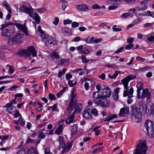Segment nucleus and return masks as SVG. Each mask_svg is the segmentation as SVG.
<instances>
[{
	"label": "nucleus",
	"instance_id": "obj_46",
	"mask_svg": "<svg viewBox=\"0 0 154 154\" xmlns=\"http://www.w3.org/2000/svg\"><path fill=\"white\" fill-rule=\"evenodd\" d=\"M18 121L20 124L21 125L23 126H24L25 125V122L24 120L22 119L21 117H20Z\"/></svg>",
	"mask_w": 154,
	"mask_h": 154
},
{
	"label": "nucleus",
	"instance_id": "obj_7",
	"mask_svg": "<svg viewBox=\"0 0 154 154\" xmlns=\"http://www.w3.org/2000/svg\"><path fill=\"white\" fill-rule=\"evenodd\" d=\"M145 127L149 137L152 138L154 137V124L153 122L150 120H146Z\"/></svg>",
	"mask_w": 154,
	"mask_h": 154
},
{
	"label": "nucleus",
	"instance_id": "obj_9",
	"mask_svg": "<svg viewBox=\"0 0 154 154\" xmlns=\"http://www.w3.org/2000/svg\"><path fill=\"white\" fill-rule=\"evenodd\" d=\"M102 92H101L102 99L109 97L111 94L110 89L106 86H103L102 88Z\"/></svg>",
	"mask_w": 154,
	"mask_h": 154
},
{
	"label": "nucleus",
	"instance_id": "obj_34",
	"mask_svg": "<svg viewBox=\"0 0 154 154\" xmlns=\"http://www.w3.org/2000/svg\"><path fill=\"white\" fill-rule=\"evenodd\" d=\"M46 10V9L44 7L37 8L36 10V11L39 14L44 13Z\"/></svg>",
	"mask_w": 154,
	"mask_h": 154
},
{
	"label": "nucleus",
	"instance_id": "obj_28",
	"mask_svg": "<svg viewBox=\"0 0 154 154\" xmlns=\"http://www.w3.org/2000/svg\"><path fill=\"white\" fill-rule=\"evenodd\" d=\"M33 19L36 21L37 23L38 24L40 23V17L39 15L37 13H35L34 14H33Z\"/></svg>",
	"mask_w": 154,
	"mask_h": 154
},
{
	"label": "nucleus",
	"instance_id": "obj_11",
	"mask_svg": "<svg viewBox=\"0 0 154 154\" xmlns=\"http://www.w3.org/2000/svg\"><path fill=\"white\" fill-rule=\"evenodd\" d=\"M129 113V108L126 105L124 106V108L121 109L119 113V115L120 116H126Z\"/></svg>",
	"mask_w": 154,
	"mask_h": 154
},
{
	"label": "nucleus",
	"instance_id": "obj_50",
	"mask_svg": "<svg viewBox=\"0 0 154 154\" xmlns=\"http://www.w3.org/2000/svg\"><path fill=\"white\" fill-rule=\"evenodd\" d=\"M48 96L49 99L51 100H55L56 99L55 96L52 94H49Z\"/></svg>",
	"mask_w": 154,
	"mask_h": 154
},
{
	"label": "nucleus",
	"instance_id": "obj_61",
	"mask_svg": "<svg viewBox=\"0 0 154 154\" xmlns=\"http://www.w3.org/2000/svg\"><path fill=\"white\" fill-rule=\"evenodd\" d=\"M129 14L128 13H125L122 14L121 17L123 18H126L129 16Z\"/></svg>",
	"mask_w": 154,
	"mask_h": 154
},
{
	"label": "nucleus",
	"instance_id": "obj_36",
	"mask_svg": "<svg viewBox=\"0 0 154 154\" xmlns=\"http://www.w3.org/2000/svg\"><path fill=\"white\" fill-rule=\"evenodd\" d=\"M7 66H9V69L8 71V73L10 75L12 74L14 71V67L12 66L9 65H7Z\"/></svg>",
	"mask_w": 154,
	"mask_h": 154
},
{
	"label": "nucleus",
	"instance_id": "obj_52",
	"mask_svg": "<svg viewBox=\"0 0 154 154\" xmlns=\"http://www.w3.org/2000/svg\"><path fill=\"white\" fill-rule=\"evenodd\" d=\"M67 3L66 2H64L63 3H62V5H61V7L63 11H64L66 7L67 6Z\"/></svg>",
	"mask_w": 154,
	"mask_h": 154
},
{
	"label": "nucleus",
	"instance_id": "obj_57",
	"mask_svg": "<svg viewBox=\"0 0 154 154\" xmlns=\"http://www.w3.org/2000/svg\"><path fill=\"white\" fill-rule=\"evenodd\" d=\"M82 61L83 63H87L89 62V61L86 59V58L85 56L83 55L82 56Z\"/></svg>",
	"mask_w": 154,
	"mask_h": 154
},
{
	"label": "nucleus",
	"instance_id": "obj_54",
	"mask_svg": "<svg viewBox=\"0 0 154 154\" xmlns=\"http://www.w3.org/2000/svg\"><path fill=\"white\" fill-rule=\"evenodd\" d=\"M16 98H15V99L11 100L10 103H8L6 104V106H8L9 105H12V104H16Z\"/></svg>",
	"mask_w": 154,
	"mask_h": 154
},
{
	"label": "nucleus",
	"instance_id": "obj_44",
	"mask_svg": "<svg viewBox=\"0 0 154 154\" xmlns=\"http://www.w3.org/2000/svg\"><path fill=\"white\" fill-rule=\"evenodd\" d=\"M45 136L44 134L43 131H40L38 133V138L41 139H43L45 138Z\"/></svg>",
	"mask_w": 154,
	"mask_h": 154
},
{
	"label": "nucleus",
	"instance_id": "obj_49",
	"mask_svg": "<svg viewBox=\"0 0 154 154\" xmlns=\"http://www.w3.org/2000/svg\"><path fill=\"white\" fill-rule=\"evenodd\" d=\"M92 8L93 9H99L101 8V7L99 5L96 4L92 6Z\"/></svg>",
	"mask_w": 154,
	"mask_h": 154
},
{
	"label": "nucleus",
	"instance_id": "obj_1",
	"mask_svg": "<svg viewBox=\"0 0 154 154\" xmlns=\"http://www.w3.org/2000/svg\"><path fill=\"white\" fill-rule=\"evenodd\" d=\"M17 27L20 29L17 33L13 36V35L11 37L8 38V44L12 45L14 44H20L23 42L22 38L23 37V34L26 36H28L29 34L27 31V28L25 25L16 23L15 24Z\"/></svg>",
	"mask_w": 154,
	"mask_h": 154
},
{
	"label": "nucleus",
	"instance_id": "obj_17",
	"mask_svg": "<svg viewBox=\"0 0 154 154\" xmlns=\"http://www.w3.org/2000/svg\"><path fill=\"white\" fill-rule=\"evenodd\" d=\"M75 89L73 88L71 91V102H76L77 96L76 93H75Z\"/></svg>",
	"mask_w": 154,
	"mask_h": 154
},
{
	"label": "nucleus",
	"instance_id": "obj_23",
	"mask_svg": "<svg viewBox=\"0 0 154 154\" xmlns=\"http://www.w3.org/2000/svg\"><path fill=\"white\" fill-rule=\"evenodd\" d=\"M58 140L60 143V145L58 147V149L60 150L61 148H64L65 146V144L64 142V140L62 137H59Z\"/></svg>",
	"mask_w": 154,
	"mask_h": 154
},
{
	"label": "nucleus",
	"instance_id": "obj_27",
	"mask_svg": "<svg viewBox=\"0 0 154 154\" xmlns=\"http://www.w3.org/2000/svg\"><path fill=\"white\" fill-rule=\"evenodd\" d=\"M83 117L86 119L92 118V115L88 110H85L82 114Z\"/></svg>",
	"mask_w": 154,
	"mask_h": 154
},
{
	"label": "nucleus",
	"instance_id": "obj_53",
	"mask_svg": "<svg viewBox=\"0 0 154 154\" xmlns=\"http://www.w3.org/2000/svg\"><path fill=\"white\" fill-rule=\"evenodd\" d=\"M136 60L141 62H144L145 60H146L145 58H142L138 56L136 58Z\"/></svg>",
	"mask_w": 154,
	"mask_h": 154
},
{
	"label": "nucleus",
	"instance_id": "obj_37",
	"mask_svg": "<svg viewBox=\"0 0 154 154\" xmlns=\"http://www.w3.org/2000/svg\"><path fill=\"white\" fill-rule=\"evenodd\" d=\"M97 93V92H94L93 94V97L94 98L96 99H102L101 94H96V93Z\"/></svg>",
	"mask_w": 154,
	"mask_h": 154
},
{
	"label": "nucleus",
	"instance_id": "obj_25",
	"mask_svg": "<svg viewBox=\"0 0 154 154\" xmlns=\"http://www.w3.org/2000/svg\"><path fill=\"white\" fill-rule=\"evenodd\" d=\"M71 144L70 142H68L66 144V146H65L63 149L62 152V153L65 152H67L68 150L70 149L71 148Z\"/></svg>",
	"mask_w": 154,
	"mask_h": 154
},
{
	"label": "nucleus",
	"instance_id": "obj_30",
	"mask_svg": "<svg viewBox=\"0 0 154 154\" xmlns=\"http://www.w3.org/2000/svg\"><path fill=\"white\" fill-rule=\"evenodd\" d=\"M147 40L150 42L154 41V33H151L149 35L146 36Z\"/></svg>",
	"mask_w": 154,
	"mask_h": 154
},
{
	"label": "nucleus",
	"instance_id": "obj_2",
	"mask_svg": "<svg viewBox=\"0 0 154 154\" xmlns=\"http://www.w3.org/2000/svg\"><path fill=\"white\" fill-rule=\"evenodd\" d=\"M136 77L135 75H129L124 78L122 81V82L124 88L126 90L124 91L123 96L124 97L128 96L129 99L127 100V103L129 104L133 102V100L131 98L133 97V94L134 92V89L132 87L128 91L129 87H128V82L130 80L134 79Z\"/></svg>",
	"mask_w": 154,
	"mask_h": 154
},
{
	"label": "nucleus",
	"instance_id": "obj_3",
	"mask_svg": "<svg viewBox=\"0 0 154 154\" xmlns=\"http://www.w3.org/2000/svg\"><path fill=\"white\" fill-rule=\"evenodd\" d=\"M15 23L9 21L8 22H5V23L2 24V28L8 26L7 29H4L2 32V36L5 37H11L15 33L14 28V26L15 25Z\"/></svg>",
	"mask_w": 154,
	"mask_h": 154
},
{
	"label": "nucleus",
	"instance_id": "obj_48",
	"mask_svg": "<svg viewBox=\"0 0 154 154\" xmlns=\"http://www.w3.org/2000/svg\"><path fill=\"white\" fill-rule=\"evenodd\" d=\"M116 26V25H115L112 27V29L113 31L114 32H119L121 31L122 30V29L120 28H116L115 27Z\"/></svg>",
	"mask_w": 154,
	"mask_h": 154
},
{
	"label": "nucleus",
	"instance_id": "obj_12",
	"mask_svg": "<svg viewBox=\"0 0 154 154\" xmlns=\"http://www.w3.org/2000/svg\"><path fill=\"white\" fill-rule=\"evenodd\" d=\"M61 30L62 32L66 36H69L72 34L71 29L68 27H62Z\"/></svg>",
	"mask_w": 154,
	"mask_h": 154
},
{
	"label": "nucleus",
	"instance_id": "obj_35",
	"mask_svg": "<svg viewBox=\"0 0 154 154\" xmlns=\"http://www.w3.org/2000/svg\"><path fill=\"white\" fill-rule=\"evenodd\" d=\"M94 37H92L91 38H87L86 39L84 40L88 44H91L94 41Z\"/></svg>",
	"mask_w": 154,
	"mask_h": 154
},
{
	"label": "nucleus",
	"instance_id": "obj_21",
	"mask_svg": "<svg viewBox=\"0 0 154 154\" xmlns=\"http://www.w3.org/2000/svg\"><path fill=\"white\" fill-rule=\"evenodd\" d=\"M70 128L71 131V135H74L76 134L78 130V125L77 124H74L73 126H71Z\"/></svg>",
	"mask_w": 154,
	"mask_h": 154
},
{
	"label": "nucleus",
	"instance_id": "obj_40",
	"mask_svg": "<svg viewBox=\"0 0 154 154\" xmlns=\"http://www.w3.org/2000/svg\"><path fill=\"white\" fill-rule=\"evenodd\" d=\"M122 0H109L113 4L115 5H118L119 4L121 1Z\"/></svg>",
	"mask_w": 154,
	"mask_h": 154
},
{
	"label": "nucleus",
	"instance_id": "obj_18",
	"mask_svg": "<svg viewBox=\"0 0 154 154\" xmlns=\"http://www.w3.org/2000/svg\"><path fill=\"white\" fill-rule=\"evenodd\" d=\"M74 114L73 113H72L70 115L68 116L65 121L66 124H69L74 122Z\"/></svg>",
	"mask_w": 154,
	"mask_h": 154
},
{
	"label": "nucleus",
	"instance_id": "obj_47",
	"mask_svg": "<svg viewBox=\"0 0 154 154\" xmlns=\"http://www.w3.org/2000/svg\"><path fill=\"white\" fill-rule=\"evenodd\" d=\"M134 45L132 43H129L125 47V48L126 50H130L131 48L134 47Z\"/></svg>",
	"mask_w": 154,
	"mask_h": 154
},
{
	"label": "nucleus",
	"instance_id": "obj_20",
	"mask_svg": "<svg viewBox=\"0 0 154 154\" xmlns=\"http://www.w3.org/2000/svg\"><path fill=\"white\" fill-rule=\"evenodd\" d=\"M117 115L115 114H111L109 113L104 119V122L110 121L111 120L117 117Z\"/></svg>",
	"mask_w": 154,
	"mask_h": 154
},
{
	"label": "nucleus",
	"instance_id": "obj_32",
	"mask_svg": "<svg viewBox=\"0 0 154 154\" xmlns=\"http://www.w3.org/2000/svg\"><path fill=\"white\" fill-rule=\"evenodd\" d=\"M37 152L36 148L32 147L29 149L27 153L28 154H36Z\"/></svg>",
	"mask_w": 154,
	"mask_h": 154
},
{
	"label": "nucleus",
	"instance_id": "obj_31",
	"mask_svg": "<svg viewBox=\"0 0 154 154\" xmlns=\"http://www.w3.org/2000/svg\"><path fill=\"white\" fill-rule=\"evenodd\" d=\"M63 126L62 125H60L55 131V133L57 135L60 134L63 131Z\"/></svg>",
	"mask_w": 154,
	"mask_h": 154
},
{
	"label": "nucleus",
	"instance_id": "obj_45",
	"mask_svg": "<svg viewBox=\"0 0 154 154\" xmlns=\"http://www.w3.org/2000/svg\"><path fill=\"white\" fill-rule=\"evenodd\" d=\"M5 55L3 52V50L2 49H0V58L3 59L5 58Z\"/></svg>",
	"mask_w": 154,
	"mask_h": 154
},
{
	"label": "nucleus",
	"instance_id": "obj_6",
	"mask_svg": "<svg viewBox=\"0 0 154 154\" xmlns=\"http://www.w3.org/2000/svg\"><path fill=\"white\" fill-rule=\"evenodd\" d=\"M18 54L21 56H23L25 57H29L31 55L32 56L35 57L37 55V53L35 48L32 46L29 47L27 49H21L17 52Z\"/></svg>",
	"mask_w": 154,
	"mask_h": 154
},
{
	"label": "nucleus",
	"instance_id": "obj_42",
	"mask_svg": "<svg viewBox=\"0 0 154 154\" xmlns=\"http://www.w3.org/2000/svg\"><path fill=\"white\" fill-rule=\"evenodd\" d=\"M150 68V67L149 66H146L143 67L140 69H138V70L140 71L141 72H143L147 70V69H149Z\"/></svg>",
	"mask_w": 154,
	"mask_h": 154
},
{
	"label": "nucleus",
	"instance_id": "obj_55",
	"mask_svg": "<svg viewBox=\"0 0 154 154\" xmlns=\"http://www.w3.org/2000/svg\"><path fill=\"white\" fill-rule=\"evenodd\" d=\"M59 19L58 17H56L54 18V20L53 22V23L55 25H57L59 22Z\"/></svg>",
	"mask_w": 154,
	"mask_h": 154
},
{
	"label": "nucleus",
	"instance_id": "obj_56",
	"mask_svg": "<svg viewBox=\"0 0 154 154\" xmlns=\"http://www.w3.org/2000/svg\"><path fill=\"white\" fill-rule=\"evenodd\" d=\"M45 154H52V153L50 151L48 147H46L44 149Z\"/></svg>",
	"mask_w": 154,
	"mask_h": 154
},
{
	"label": "nucleus",
	"instance_id": "obj_22",
	"mask_svg": "<svg viewBox=\"0 0 154 154\" xmlns=\"http://www.w3.org/2000/svg\"><path fill=\"white\" fill-rule=\"evenodd\" d=\"M150 93L149 91L148 88H146L143 90V93L140 98H143L146 97L150 95Z\"/></svg>",
	"mask_w": 154,
	"mask_h": 154
},
{
	"label": "nucleus",
	"instance_id": "obj_51",
	"mask_svg": "<svg viewBox=\"0 0 154 154\" xmlns=\"http://www.w3.org/2000/svg\"><path fill=\"white\" fill-rule=\"evenodd\" d=\"M79 25V23L76 22H74L72 23V22L71 24V26L72 27H76Z\"/></svg>",
	"mask_w": 154,
	"mask_h": 154
},
{
	"label": "nucleus",
	"instance_id": "obj_15",
	"mask_svg": "<svg viewBox=\"0 0 154 154\" xmlns=\"http://www.w3.org/2000/svg\"><path fill=\"white\" fill-rule=\"evenodd\" d=\"M143 85L142 82H137L136 87L137 88V97L138 99L140 98V91L143 89Z\"/></svg>",
	"mask_w": 154,
	"mask_h": 154
},
{
	"label": "nucleus",
	"instance_id": "obj_19",
	"mask_svg": "<svg viewBox=\"0 0 154 154\" xmlns=\"http://www.w3.org/2000/svg\"><path fill=\"white\" fill-rule=\"evenodd\" d=\"M4 107H7V111L10 114L16 111V107L13 105H9L6 106V105L4 106Z\"/></svg>",
	"mask_w": 154,
	"mask_h": 154
},
{
	"label": "nucleus",
	"instance_id": "obj_39",
	"mask_svg": "<svg viewBox=\"0 0 154 154\" xmlns=\"http://www.w3.org/2000/svg\"><path fill=\"white\" fill-rule=\"evenodd\" d=\"M146 16H151L154 18V12H153L148 11L146 13Z\"/></svg>",
	"mask_w": 154,
	"mask_h": 154
},
{
	"label": "nucleus",
	"instance_id": "obj_33",
	"mask_svg": "<svg viewBox=\"0 0 154 154\" xmlns=\"http://www.w3.org/2000/svg\"><path fill=\"white\" fill-rule=\"evenodd\" d=\"M128 14H129L130 17H132L134 14H137V11L134 8L130 9L128 10Z\"/></svg>",
	"mask_w": 154,
	"mask_h": 154
},
{
	"label": "nucleus",
	"instance_id": "obj_29",
	"mask_svg": "<svg viewBox=\"0 0 154 154\" xmlns=\"http://www.w3.org/2000/svg\"><path fill=\"white\" fill-rule=\"evenodd\" d=\"M76 103L70 101L69 103V104L68 107L67 109V110L68 111H72L73 110L74 107L75 106V105Z\"/></svg>",
	"mask_w": 154,
	"mask_h": 154
},
{
	"label": "nucleus",
	"instance_id": "obj_14",
	"mask_svg": "<svg viewBox=\"0 0 154 154\" xmlns=\"http://www.w3.org/2000/svg\"><path fill=\"white\" fill-rule=\"evenodd\" d=\"M75 7L78 10L82 11H87L89 9L88 7L83 4L77 5Z\"/></svg>",
	"mask_w": 154,
	"mask_h": 154
},
{
	"label": "nucleus",
	"instance_id": "obj_16",
	"mask_svg": "<svg viewBox=\"0 0 154 154\" xmlns=\"http://www.w3.org/2000/svg\"><path fill=\"white\" fill-rule=\"evenodd\" d=\"M57 43V41L53 38H50L45 43L46 45L48 46H51L52 45H56Z\"/></svg>",
	"mask_w": 154,
	"mask_h": 154
},
{
	"label": "nucleus",
	"instance_id": "obj_24",
	"mask_svg": "<svg viewBox=\"0 0 154 154\" xmlns=\"http://www.w3.org/2000/svg\"><path fill=\"white\" fill-rule=\"evenodd\" d=\"M119 89L120 88H119L117 87L114 91V93L113 94V97L115 100H117L119 98L118 94Z\"/></svg>",
	"mask_w": 154,
	"mask_h": 154
},
{
	"label": "nucleus",
	"instance_id": "obj_13",
	"mask_svg": "<svg viewBox=\"0 0 154 154\" xmlns=\"http://www.w3.org/2000/svg\"><path fill=\"white\" fill-rule=\"evenodd\" d=\"M147 2V0H144L141 2V4L137 6V8L139 10H143L147 8V5L146 4Z\"/></svg>",
	"mask_w": 154,
	"mask_h": 154
},
{
	"label": "nucleus",
	"instance_id": "obj_60",
	"mask_svg": "<svg viewBox=\"0 0 154 154\" xmlns=\"http://www.w3.org/2000/svg\"><path fill=\"white\" fill-rule=\"evenodd\" d=\"M120 73L119 71H116L115 72L114 74L112 75V78H114V79H115L118 76V75Z\"/></svg>",
	"mask_w": 154,
	"mask_h": 154
},
{
	"label": "nucleus",
	"instance_id": "obj_59",
	"mask_svg": "<svg viewBox=\"0 0 154 154\" xmlns=\"http://www.w3.org/2000/svg\"><path fill=\"white\" fill-rule=\"evenodd\" d=\"M72 21L71 20H70L69 19H67L64 20L63 23L64 24L66 25L67 24H70L72 23Z\"/></svg>",
	"mask_w": 154,
	"mask_h": 154
},
{
	"label": "nucleus",
	"instance_id": "obj_26",
	"mask_svg": "<svg viewBox=\"0 0 154 154\" xmlns=\"http://www.w3.org/2000/svg\"><path fill=\"white\" fill-rule=\"evenodd\" d=\"M75 109L73 112L74 114L75 112L79 113L81 111L82 107V103H79L75 105Z\"/></svg>",
	"mask_w": 154,
	"mask_h": 154
},
{
	"label": "nucleus",
	"instance_id": "obj_41",
	"mask_svg": "<svg viewBox=\"0 0 154 154\" xmlns=\"http://www.w3.org/2000/svg\"><path fill=\"white\" fill-rule=\"evenodd\" d=\"M91 112L95 116H97L98 114L97 109L95 108H93L91 110Z\"/></svg>",
	"mask_w": 154,
	"mask_h": 154
},
{
	"label": "nucleus",
	"instance_id": "obj_8",
	"mask_svg": "<svg viewBox=\"0 0 154 154\" xmlns=\"http://www.w3.org/2000/svg\"><path fill=\"white\" fill-rule=\"evenodd\" d=\"M92 101L94 103L100 106L103 108H107L108 107L110 104V102L109 100H93Z\"/></svg>",
	"mask_w": 154,
	"mask_h": 154
},
{
	"label": "nucleus",
	"instance_id": "obj_62",
	"mask_svg": "<svg viewBox=\"0 0 154 154\" xmlns=\"http://www.w3.org/2000/svg\"><path fill=\"white\" fill-rule=\"evenodd\" d=\"M66 59H61L59 60L58 62V65H62L65 62H66Z\"/></svg>",
	"mask_w": 154,
	"mask_h": 154
},
{
	"label": "nucleus",
	"instance_id": "obj_63",
	"mask_svg": "<svg viewBox=\"0 0 154 154\" xmlns=\"http://www.w3.org/2000/svg\"><path fill=\"white\" fill-rule=\"evenodd\" d=\"M15 113L14 114V116L15 118L21 116V114L19 112L18 110H16L15 111Z\"/></svg>",
	"mask_w": 154,
	"mask_h": 154
},
{
	"label": "nucleus",
	"instance_id": "obj_43",
	"mask_svg": "<svg viewBox=\"0 0 154 154\" xmlns=\"http://www.w3.org/2000/svg\"><path fill=\"white\" fill-rule=\"evenodd\" d=\"M102 86H101V85L100 83L96 85V88L97 90V93H98L100 92L101 89L102 90Z\"/></svg>",
	"mask_w": 154,
	"mask_h": 154
},
{
	"label": "nucleus",
	"instance_id": "obj_38",
	"mask_svg": "<svg viewBox=\"0 0 154 154\" xmlns=\"http://www.w3.org/2000/svg\"><path fill=\"white\" fill-rule=\"evenodd\" d=\"M102 147H97L94 149L92 151V153H94L97 152H100L101 151V149Z\"/></svg>",
	"mask_w": 154,
	"mask_h": 154
},
{
	"label": "nucleus",
	"instance_id": "obj_10",
	"mask_svg": "<svg viewBox=\"0 0 154 154\" xmlns=\"http://www.w3.org/2000/svg\"><path fill=\"white\" fill-rule=\"evenodd\" d=\"M33 9L31 7L29 8L26 6L24 5L21 6L20 8V10L22 12L28 14L30 17H33Z\"/></svg>",
	"mask_w": 154,
	"mask_h": 154
},
{
	"label": "nucleus",
	"instance_id": "obj_64",
	"mask_svg": "<svg viewBox=\"0 0 154 154\" xmlns=\"http://www.w3.org/2000/svg\"><path fill=\"white\" fill-rule=\"evenodd\" d=\"M134 39L133 37H129L127 39V41L128 43H132L134 41Z\"/></svg>",
	"mask_w": 154,
	"mask_h": 154
},
{
	"label": "nucleus",
	"instance_id": "obj_58",
	"mask_svg": "<svg viewBox=\"0 0 154 154\" xmlns=\"http://www.w3.org/2000/svg\"><path fill=\"white\" fill-rule=\"evenodd\" d=\"M118 6L115 5H111L108 8V10L109 11L114 10L118 8Z\"/></svg>",
	"mask_w": 154,
	"mask_h": 154
},
{
	"label": "nucleus",
	"instance_id": "obj_5",
	"mask_svg": "<svg viewBox=\"0 0 154 154\" xmlns=\"http://www.w3.org/2000/svg\"><path fill=\"white\" fill-rule=\"evenodd\" d=\"M146 142V140H140L138 142L134 154H145L148 149Z\"/></svg>",
	"mask_w": 154,
	"mask_h": 154
},
{
	"label": "nucleus",
	"instance_id": "obj_4",
	"mask_svg": "<svg viewBox=\"0 0 154 154\" xmlns=\"http://www.w3.org/2000/svg\"><path fill=\"white\" fill-rule=\"evenodd\" d=\"M131 108L132 112L131 116L132 120L136 123L141 122L142 115L139 106L136 104H134L131 106Z\"/></svg>",
	"mask_w": 154,
	"mask_h": 154
}]
</instances>
